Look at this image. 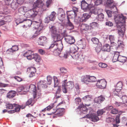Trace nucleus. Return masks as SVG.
<instances>
[{"label": "nucleus", "instance_id": "f257e3e1", "mask_svg": "<svg viewBox=\"0 0 127 127\" xmlns=\"http://www.w3.org/2000/svg\"><path fill=\"white\" fill-rule=\"evenodd\" d=\"M114 16L115 22L117 24V27H119L120 26H123V24L125 22V20L127 19L126 17L123 16L122 14L116 16L115 15Z\"/></svg>", "mask_w": 127, "mask_h": 127}, {"label": "nucleus", "instance_id": "f03ea898", "mask_svg": "<svg viewBox=\"0 0 127 127\" xmlns=\"http://www.w3.org/2000/svg\"><path fill=\"white\" fill-rule=\"evenodd\" d=\"M66 80H65L62 85V88L63 92L66 93L67 90H70L72 89L74 86L73 82L69 81L66 83Z\"/></svg>", "mask_w": 127, "mask_h": 127}, {"label": "nucleus", "instance_id": "7ed1b4c3", "mask_svg": "<svg viewBox=\"0 0 127 127\" xmlns=\"http://www.w3.org/2000/svg\"><path fill=\"white\" fill-rule=\"evenodd\" d=\"M81 7L82 9L85 11L87 10H92V8H94V5L93 4H88L85 0H82L81 2Z\"/></svg>", "mask_w": 127, "mask_h": 127}, {"label": "nucleus", "instance_id": "20e7f679", "mask_svg": "<svg viewBox=\"0 0 127 127\" xmlns=\"http://www.w3.org/2000/svg\"><path fill=\"white\" fill-rule=\"evenodd\" d=\"M97 88L101 89H104L106 85V82L104 79L98 80L96 84Z\"/></svg>", "mask_w": 127, "mask_h": 127}, {"label": "nucleus", "instance_id": "39448f33", "mask_svg": "<svg viewBox=\"0 0 127 127\" xmlns=\"http://www.w3.org/2000/svg\"><path fill=\"white\" fill-rule=\"evenodd\" d=\"M37 12L34 9H32L28 11L26 13L28 17H34L37 14Z\"/></svg>", "mask_w": 127, "mask_h": 127}, {"label": "nucleus", "instance_id": "423d86ee", "mask_svg": "<svg viewBox=\"0 0 127 127\" xmlns=\"http://www.w3.org/2000/svg\"><path fill=\"white\" fill-rule=\"evenodd\" d=\"M72 57L74 59L77 60L78 62L79 63H82L84 62V59L82 57L81 55L77 52L73 54Z\"/></svg>", "mask_w": 127, "mask_h": 127}, {"label": "nucleus", "instance_id": "0eeeda50", "mask_svg": "<svg viewBox=\"0 0 127 127\" xmlns=\"http://www.w3.org/2000/svg\"><path fill=\"white\" fill-rule=\"evenodd\" d=\"M27 58L29 60H31L33 58L36 62L39 63L40 56L37 53L33 54L32 53L30 56H27Z\"/></svg>", "mask_w": 127, "mask_h": 127}, {"label": "nucleus", "instance_id": "6e6552de", "mask_svg": "<svg viewBox=\"0 0 127 127\" xmlns=\"http://www.w3.org/2000/svg\"><path fill=\"white\" fill-rule=\"evenodd\" d=\"M119 27L120 29H118V31L119 35V38H121L122 39L124 35V32L125 31V27L124 25L121 26Z\"/></svg>", "mask_w": 127, "mask_h": 127}, {"label": "nucleus", "instance_id": "1a4fd4ad", "mask_svg": "<svg viewBox=\"0 0 127 127\" xmlns=\"http://www.w3.org/2000/svg\"><path fill=\"white\" fill-rule=\"evenodd\" d=\"M52 0H40V8L42 6L41 8H43L45 6L46 4V6L48 7L50 4L51 3Z\"/></svg>", "mask_w": 127, "mask_h": 127}, {"label": "nucleus", "instance_id": "9d476101", "mask_svg": "<svg viewBox=\"0 0 127 127\" xmlns=\"http://www.w3.org/2000/svg\"><path fill=\"white\" fill-rule=\"evenodd\" d=\"M72 49L70 48L69 46H68L67 48V49L64 53L63 55L61 57H63L65 58H66L69 55H71V53H74V52H73L72 51L71 49Z\"/></svg>", "mask_w": 127, "mask_h": 127}, {"label": "nucleus", "instance_id": "9b49d317", "mask_svg": "<svg viewBox=\"0 0 127 127\" xmlns=\"http://www.w3.org/2000/svg\"><path fill=\"white\" fill-rule=\"evenodd\" d=\"M50 31L51 33V35L59 34L60 30L58 28L54 26H49Z\"/></svg>", "mask_w": 127, "mask_h": 127}, {"label": "nucleus", "instance_id": "f8f14e48", "mask_svg": "<svg viewBox=\"0 0 127 127\" xmlns=\"http://www.w3.org/2000/svg\"><path fill=\"white\" fill-rule=\"evenodd\" d=\"M87 118H89L90 120L94 122H96L99 120V118L95 114H91L90 115H86Z\"/></svg>", "mask_w": 127, "mask_h": 127}, {"label": "nucleus", "instance_id": "ddd939ff", "mask_svg": "<svg viewBox=\"0 0 127 127\" xmlns=\"http://www.w3.org/2000/svg\"><path fill=\"white\" fill-rule=\"evenodd\" d=\"M64 26L68 30H72L74 28L73 25L69 19H67V21L65 23Z\"/></svg>", "mask_w": 127, "mask_h": 127}, {"label": "nucleus", "instance_id": "4468645a", "mask_svg": "<svg viewBox=\"0 0 127 127\" xmlns=\"http://www.w3.org/2000/svg\"><path fill=\"white\" fill-rule=\"evenodd\" d=\"M78 109H79L81 113H80V114L82 113L86 114L87 113V112L88 110L86 107L83 104H80L77 108Z\"/></svg>", "mask_w": 127, "mask_h": 127}, {"label": "nucleus", "instance_id": "2eb2a0df", "mask_svg": "<svg viewBox=\"0 0 127 127\" xmlns=\"http://www.w3.org/2000/svg\"><path fill=\"white\" fill-rule=\"evenodd\" d=\"M65 39L67 43L70 44H73L75 41L74 37L70 35L65 37Z\"/></svg>", "mask_w": 127, "mask_h": 127}, {"label": "nucleus", "instance_id": "dca6fc26", "mask_svg": "<svg viewBox=\"0 0 127 127\" xmlns=\"http://www.w3.org/2000/svg\"><path fill=\"white\" fill-rule=\"evenodd\" d=\"M109 39L111 42V44H112L113 43L114 44V46H113L112 45L111 46L112 49L115 50H117L118 48L115 45L116 44L114 42L115 40L114 36L112 35H109Z\"/></svg>", "mask_w": 127, "mask_h": 127}, {"label": "nucleus", "instance_id": "f3484780", "mask_svg": "<svg viewBox=\"0 0 127 127\" xmlns=\"http://www.w3.org/2000/svg\"><path fill=\"white\" fill-rule=\"evenodd\" d=\"M30 90L32 91L33 96L34 98L36 97V88L35 86L34 85H31L29 87Z\"/></svg>", "mask_w": 127, "mask_h": 127}, {"label": "nucleus", "instance_id": "a211bd4d", "mask_svg": "<svg viewBox=\"0 0 127 127\" xmlns=\"http://www.w3.org/2000/svg\"><path fill=\"white\" fill-rule=\"evenodd\" d=\"M81 81L84 83L86 84H88L89 83V75H87L82 76V77Z\"/></svg>", "mask_w": 127, "mask_h": 127}, {"label": "nucleus", "instance_id": "6ab92c4d", "mask_svg": "<svg viewBox=\"0 0 127 127\" xmlns=\"http://www.w3.org/2000/svg\"><path fill=\"white\" fill-rule=\"evenodd\" d=\"M14 107H15V110H11L8 111V113H13L15 112L19 111L21 107L19 105L15 104H14Z\"/></svg>", "mask_w": 127, "mask_h": 127}, {"label": "nucleus", "instance_id": "aec40b11", "mask_svg": "<svg viewBox=\"0 0 127 127\" xmlns=\"http://www.w3.org/2000/svg\"><path fill=\"white\" fill-rule=\"evenodd\" d=\"M67 19L74 18L77 15L76 13H75L73 11H71L67 13Z\"/></svg>", "mask_w": 127, "mask_h": 127}, {"label": "nucleus", "instance_id": "412c9836", "mask_svg": "<svg viewBox=\"0 0 127 127\" xmlns=\"http://www.w3.org/2000/svg\"><path fill=\"white\" fill-rule=\"evenodd\" d=\"M105 99V98L102 95H100L97 97L95 98L94 101L95 102L100 103H102Z\"/></svg>", "mask_w": 127, "mask_h": 127}, {"label": "nucleus", "instance_id": "4be33fe9", "mask_svg": "<svg viewBox=\"0 0 127 127\" xmlns=\"http://www.w3.org/2000/svg\"><path fill=\"white\" fill-rule=\"evenodd\" d=\"M16 92L13 91H11L7 94V97L8 98H12L14 97L15 95Z\"/></svg>", "mask_w": 127, "mask_h": 127}, {"label": "nucleus", "instance_id": "5701e85b", "mask_svg": "<svg viewBox=\"0 0 127 127\" xmlns=\"http://www.w3.org/2000/svg\"><path fill=\"white\" fill-rule=\"evenodd\" d=\"M64 109L63 108L58 109L56 110L55 112L52 113H55V115H57L58 116L62 115L64 114Z\"/></svg>", "mask_w": 127, "mask_h": 127}, {"label": "nucleus", "instance_id": "b1692460", "mask_svg": "<svg viewBox=\"0 0 127 127\" xmlns=\"http://www.w3.org/2000/svg\"><path fill=\"white\" fill-rule=\"evenodd\" d=\"M53 41L55 42H56L61 39L60 36L59 34L51 35Z\"/></svg>", "mask_w": 127, "mask_h": 127}, {"label": "nucleus", "instance_id": "393cba45", "mask_svg": "<svg viewBox=\"0 0 127 127\" xmlns=\"http://www.w3.org/2000/svg\"><path fill=\"white\" fill-rule=\"evenodd\" d=\"M61 92V87L60 86H59L58 87V89L55 95V96L54 98H57L60 97L61 96V95L60 93Z\"/></svg>", "mask_w": 127, "mask_h": 127}, {"label": "nucleus", "instance_id": "a878e982", "mask_svg": "<svg viewBox=\"0 0 127 127\" xmlns=\"http://www.w3.org/2000/svg\"><path fill=\"white\" fill-rule=\"evenodd\" d=\"M111 49L110 46L107 44L103 45L102 48V50L103 51L109 52Z\"/></svg>", "mask_w": 127, "mask_h": 127}, {"label": "nucleus", "instance_id": "bb28decb", "mask_svg": "<svg viewBox=\"0 0 127 127\" xmlns=\"http://www.w3.org/2000/svg\"><path fill=\"white\" fill-rule=\"evenodd\" d=\"M47 39L44 36L40 37V45L43 46L46 43Z\"/></svg>", "mask_w": 127, "mask_h": 127}, {"label": "nucleus", "instance_id": "cd10ccee", "mask_svg": "<svg viewBox=\"0 0 127 127\" xmlns=\"http://www.w3.org/2000/svg\"><path fill=\"white\" fill-rule=\"evenodd\" d=\"M56 13L54 11L52 12L49 16V19L51 21H54L55 19Z\"/></svg>", "mask_w": 127, "mask_h": 127}, {"label": "nucleus", "instance_id": "c85d7f7f", "mask_svg": "<svg viewBox=\"0 0 127 127\" xmlns=\"http://www.w3.org/2000/svg\"><path fill=\"white\" fill-rule=\"evenodd\" d=\"M90 17V16L88 14L84 13L83 14L81 20L85 22Z\"/></svg>", "mask_w": 127, "mask_h": 127}, {"label": "nucleus", "instance_id": "c756f323", "mask_svg": "<svg viewBox=\"0 0 127 127\" xmlns=\"http://www.w3.org/2000/svg\"><path fill=\"white\" fill-rule=\"evenodd\" d=\"M113 107L112 106H110L108 107V110L111 109V113L113 114H117L118 112V111L117 109L115 108L112 109Z\"/></svg>", "mask_w": 127, "mask_h": 127}, {"label": "nucleus", "instance_id": "7c9ffc66", "mask_svg": "<svg viewBox=\"0 0 127 127\" xmlns=\"http://www.w3.org/2000/svg\"><path fill=\"white\" fill-rule=\"evenodd\" d=\"M123 83L121 82H119L117 84L115 88L117 89L118 91H121L122 88Z\"/></svg>", "mask_w": 127, "mask_h": 127}, {"label": "nucleus", "instance_id": "2f4dec72", "mask_svg": "<svg viewBox=\"0 0 127 127\" xmlns=\"http://www.w3.org/2000/svg\"><path fill=\"white\" fill-rule=\"evenodd\" d=\"M47 83L46 81H40V87L43 88H45L47 87Z\"/></svg>", "mask_w": 127, "mask_h": 127}, {"label": "nucleus", "instance_id": "473e14b6", "mask_svg": "<svg viewBox=\"0 0 127 127\" xmlns=\"http://www.w3.org/2000/svg\"><path fill=\"white\" fill-rule=\"evenodd\" d=\"M127 60L126 57L122 56L120 55H119L118 61L122 63H124Z\"/></svg>", "mask_w": 127, "mask_h": 127}, {"label": "nucleus", "instance_id": "72a5a7b5", "mask_svg": "<svg viewBox=\"0 0 127 127\" xmlns=\"http://www.w3.org/2000/svg\"><path fill=\"white\" fill-rule=\"evenodd\" d=\"M18 49V46L17 45H14L12 46V48L8 49L7 51L10 52H13L17 51Z\"/></svg>", "mask_w": 127, "mask_h": 127}, {"label": "nucleus", "instance_id": "f704fd0d", "mask_svg": "<svg viewBox=\"0 0 127 127\" xmlns=\"http://www.w3.org/2000/svg\"><path fill=\"white\" fill-rule=\"evenodd\" d=\"M79 42L80 43L79 46L80 48L82 49L84 48L86 45L85 41H82V39H80Z\"/></svg>", "mask_w": 127, "mask_h": 127}, {"label": "nucleus", "instance_id": "c9c22d12", "mask_svg": "<svg viewBox=\"0 0 127 127\" xmlns=\"http://www.w3.org/2000/svg\"><path fill=\"white\" fill-rule=\"evenodd\" d=\"M119 55V53H115L114 54L112 59V61L113 62H115L117 61H118Z\"/></svg>", "mask_w": 127, "mask_h": 127}, {"label": "nucleus", "instance_id": "e433bc0d", "mask_svg": "<svg viewBox=\"0 0 127 127\" xmlns=\"http://www.w3.org/2000/svg\"><path fill=\"white\" fill-rule=\"evenodd\" d=\"M40 27V24H38L37 25V27H35V29H38L35 32V35L33 36H32V38H34L35 37V36H36L37 35H39L40 34V30H39V27Z\"/></svg>", "mask_w": 127, "mask_h": 127}, {"label": "nucleus", "instance_id": "4c0bfd02", "mask_svg": "<svg viewBox=\"0 0 127 127\" xmlns=\"http://www.w3.org/2000/svg\"><path fill=\"white\" fill-rule=\"evenodd\" d=\"M117 89L115 88V90L114 91L113 94L114 95H116L120 96V97L121 93L120 92V91H118Z\"/></svg>", "mask_w": 127, "mask_h": 127}, {"label": "nucleus", "instance_id": "58836bf2", "mask_svg": "<svg viewBox=\"0 0 127 127\" xmlns=\"http://www.w3.org/2000/svg\"><path fill=\"white\" fill-rule=\"evenodd\" d=\"M106 12L109 17H111L113 14H117V12L116 11L113 12L112 13V12L110 10H107Z\"/></svg>", "mask_w": 127, "mask_h": 127}, {"label": "nucleus", "instance_id": "ea45409f", "mask_svg": "<svg viewBox=\"0 0 127 127\" xmlns=\"http://www.w3.org/2000/svg\"><path fill=\"white\" fill-rule=\"evenodd\" d=\"M102 45L100 43L96 47L95 50L96 52L98 54L101 51Z\"/></svg>", "mask_w": 127, "mask_h": 127}, {"label": "nucleus", "instance_id": "a19ab883", "mask_svg": "<svg viewBox=\"0 0 127 127\" xmlns=\"http://www.w3.org/2000/svg\"><path fill=\"white\" fill-rule=\"evenodd\" d=\"M96 78L93 76H90L89 75V82H92L96 81Z\"/></svg>", "mask_w": 127, "mask_h": 127}, {"label": "nucleus", "instance_id": "79ce46f5", "mask_svg": "<svg viewBox=\"0 0 127 127\" xmlns=\"http://www.w3.org/2000/svg\"><path fill=\"white\" fill-rule=\"evenodd\" d=\"M115 104L117 107H123L126 106V104L122 102H116Z\"/></svg>", "mask_w": 127, "mask_h": 127}, {"label": "nucleus", "instance_id": "37998d69", "mask_svg": "<svg viewBox=\"0 0 127 127\" xmlns=\"http://www.w3.org/2000/svg\"><path fill=\"white\" fill-rule=\"evenodd\" d=\"M91 41L93 42V43L95 44H97L98 45L99 44V40L97 38L95 37H94L92 38L91 39Z\"/></svg>", "mask_w": 127, "mask_h": 127}, {"label": "nucleus", "instance_id": "c03bdc74", "mask_svg": "<svg viewBox=\"0 0 127 127\" xmlns=\"http://www.w3.org/2000/svg\"><path fill=\"white\" fill-rule=\"evenodd\" d=\"M61 15H58V18L59 20L61 22L64 19L65 17V13L60 14Z\"/></svg>", "mask_w": 127, "mask_h": 127}, {"label": "nucleus", "instance_id": "a18cd8bd", "mask_svg": "<svg viewBox=\"0 0 127 127\" xmlns=\"http://www.w3.org/2000/svg\"><path fill=\"white\" fill-rule=\"evenodd\" d=\"M53 79L54 80V87H57L59 83L57 77L55 76L53 77Z\"/></svg>", "mask_w": 127, "mask_h": 127}, {"label": "nucleus", "instance_id": "49530a36", "mask_svg": "<svg viewBox=\"0 0 127 127\" xmlns=\"http://www.w3.org/2000/svg\"><path fill=\"white\" fill-rule=\"evenodd\" d=\"M56 44H57V47H56V48L58 50H60L61 51L63 48V45L61 43L59 44L56 43Z\"/></svg>", "mask_w": 127, "mask_h": 127}, {"label": "nucleus", "instance_id": "de8ad7c7", "mask_svg": "<svg viewBox=\"0 0 127 127\" xmlns=\"http://www.w3.org/2000/svg\"><path fill=\"white\" fill-rule=\"evenodd\" d=\"M98 16V20L103 21L104 18V15L102 13H100L97 15Z\"/></svg>", "mask_w": 127, "mask_h": 127}, {"label": "nucleus", "instance_id": "09e8293b", "mask_svg": "<svg viewBox=\"0 0 127 127\" xmlns=\"http://www.w3.org/2000/svg\"><path fill=\"white\" fill-rule=\"evenodd\" d=\"M47 84L48 85H50L52 83V78L51 76L49 75L47 77Z\"/></svg>", "mask_w": 127, "mask_h": 127}, {"label": "nucleus", "instance_id": "8fccbe9b", "mask_svg": "<svg viewBox=\"0 0 127 127\" xmlns=\"http://www.w3.org/2000/svg\"><path fill=\"white\" fill-rule=\"evenodd\" d=\"M61 51L60 50H58L56 48L54 49L53 51V54L56 56H59L61 53Z\"/></svg>", "mask_w": 127, "mask_h": 127}, {"label": "nucleus", "instance_id": "3c124183", "mask_svg": "<svg viewBox=\"0 0 127 127\" xmlns=\"http://www.w3.org/2000/svg\"><path fill=\"white\" fill-rule=\"evenodd\" d=\"M83 99L85 101L90 100L91 99V95H86L83 97Z\"/></svg>", "mask_w": 127, "mask_h": 127}, {"label": "nucleus", "instance_id": "603ef678", "mask_svg": "<svg viewBox=\"0 0 127 127\" xmlns=\"http://www.w3.org/2000/svg\"><path fill=\"white\" fill-rule=\"evenodd\" d=\"M14 104H12L10 103H8L6 104V108L8 109H11L13 108L14 107Z\"/></svg>", "mask_w": 127, "mask_h": 127}, {"label": "nucleus", "instance_id": "864d4df0", "mask_svg": "<svg viewBox=\"0 0 127 127\" xmlns=\"http://www.w3.org/2000/svg\"><path fill=\"white\" fill-rule=\"evenodd\" d=\"M123 103H127V96L126 95H124L121 97Z\"/></svg>", "mask_w": 127, "mask_h": 127}, {"label": "nucleus", "instance_id": "5fc2aeb1", "mask_svg": "<svg viewBox=\"0 0 127 127\" xmlns=\"http://www.w3.org/2000/svg\"><path fill=\"white\" fill-rule=\"evenodd\" d=\"M27 70L31 72H36V69L34 67H31L28 68Z\"/></svg>", "mask_w": 127, "mask_h": 127}, {"label": "nucleus", "instance_id": "6e6d98bb", "mask_svg": "<svg viewBox=\"0 0 127 127\" xmlns=\"http://www.w3.org/2000/svg\"><path fill=\"white\" fill-rule=\"evenodd\" d=\"M75 102L76 104H81V99L79 97H77L75 99Z\"/></svg>", "mask_w": 127, "mask_h": 127}, {"label": "nucleus", "instance_id": "4d7b16f0", "mask_svg": "<svg viewBox=\"0 0 127 127\" xmlns=\"http://www.w3.org/2000/svg\"><path fill=\"white\" fill-rule=\"evenodd\" d=\"M118 46L119 47L122 48L123 47V42L121 40H120L118 39Z\"/></svg>", "mask_w": 127, "mask_h": 127}, {"label": "nucleus", "instance_id": "13d9d810", "mask_svg": "<svg viewBox=\"0 0 127 127\" xmlns=\"http://www.w3.org/2000/svg\"><path fill=\"white\" fill-rule=\"evenodd\" d=\"M64 13H65L64 11L62 8H59L58 12V15H60V14Z\"/></svg>", "mask_w": 127, "mask_h": 127}, {"label": "nucleus", "instance_id": "bf43d9fd", "mask_svg": "<svg viewBox=\"0 0 127 127\" xmlns=\"http://www.w3.org/2000/svg\"><path fill=\"white\" fill-rule=\"evenodd\" d=\"M55 103V102L54 103L51 104L49 105L46 108V110L47 111L50 110L52 108L54 107L55 106L54 103Z\"/></svg>", "mask_w": 127, "mask_h": 127}, {"label": "nucleus", "instance_id": "052dcab7", "mask_svg": "<svg viewBox=\"0 0 127 127\" xmlns=\"http://www.w3.org/2000/svg\"><path fill=\"white\" fill-rule=\"evenodd\" d=\"M34 103V101L32 100V99L31 98L29 99L27 102L26 103V105H28L30 104H31L32 103Z\"/></svg>", "mask_w": 127, "mask_h": 127}, {"label": "nucleus", "instance_id": "680f3d73", "mask_svg": "<svg viewBox=\"0 0 127 127\" xmlns=\"http://www.w3.org/2000/svg\"><path fill=\"white\" fill-rule=\"evenodd\" d=\"M98 24L96 22H93L91 23L90 26L93 28H95L97 27Z\"/></svg>", "mask_w": 127, "mask_h": 127}, {"label": "nucleus", "instance_id": "e2e57ef3", "mask_svg": "<svg viewBox=\"0 0 127 127\" xmlns=\"http://www.w3.org/2000/svg\"><path fill=\"white\" fill-rule=\"evenodd\" d=\"M32 52L31 51L29 50L26 52L24 54V56L27 57V56H30V55L32 54Z\"/></svg>", "mask_w": 127, "mask_h": 127}, {"label": "nucleus", "instance_id": "0e129e2a", "mask_svg": "<svg viewBox=\"0 0 127 127\" xmlns=\"http://www.w3.org/2000/svg\"><path fill=\"white\" fill-rule=\"evenodd\" d=\"M99 66L101 68H105L107 67V65L105 64L101 63H99Z\"/></svg>", "mask_w": 127, "mask_h": 127}, {"label": "nucleus", "instance_id": "69168bd1", "mask_svg": "<svg viewBox=\"0 0 127 127\" xmlns=\"http://www.w3.org/2000/svg\"><path fill=\"white\" fill-rule=\"evenodd\" d=\"M26 21V23L28 24V26L29 27H30L32 23V21L31 20H30L28 19L24 20L23 21Z\"/></svg>", "mask_w": 127, "mask_h": 127}, {"label": "nucleus", "instance_id": "338daca9", "mask_svg": "<svg viewBox=\"0 0 127 127\" xmlns=\"http://www.w3.org/2000/svg\"><path fill=\"white\" fill-rule=\"evenodd\" d=\"M105 112L103 109H101L98 111L97 113L98 116H100L102 115Z\"/></svg>", "mask_w": 127, "mask_h": 127}, {"label": "nucleus", "instance_id": "774afa93", "mask_svg": "<svg viewBox=\"0 0 127 127\" xmlns=\"http://www.w3.org/2000/svg\"><path fill=\"white\" fill-rule=\"evenodd\" d=\"M60 70L61 72L62 73L65 74L67 72L66 69L62 67L60 68Z\"/></svg>", "mask_w": 127, "mask_h": 127}]
</instances>
